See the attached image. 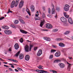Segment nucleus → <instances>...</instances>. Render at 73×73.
<instances>
[{"label":"nucleus","instance_id":"nucleus-62","mask_svg":"<svg viewBox=\"0 0 73 73\" xmlns=\"http://www.w3.org/2000/svg\"><path fill=\"white\" fill-rule=\"evenodd\" d=\"M13 59H8V60H9V61H13Z\"/></svg>","mask_w":73,"mask_h":73},{"label":"nucleus","instance_id":"nucleus-7","mask_svg":"<svg viewBox=\"0 0 73 73\" xmlns=\"http://www.w3.org/2000/svg\"><path fill=\"white\" fill-rule=\"evenodd\" d=\"M58 66H60V68H64L65 67V65L64 63H60L58 64Z\"/></svg>","mask_w":73,"mask_h":73},{"label":"nucleus","instance_id":"nucleus-22","mask_svg":"<svg viewBox=\"0 0 73 73\" xmlns=\"http://www.w3.org/2000/svg\"><path fill=\"white\" fill-rule=\"evenodd\" d=\"M30 9L32 12H34L35 11V7L33 6H31V7Z\"/></svg>","mask_w":73,"mask_h":73},{"label":"nucleus","instance_id":"nucleus-10","mask_svg":"<svg viewBox=\"0 0 73 73\" xmlns=\"http://www.w3.org/2000/svg\"><path fill=\"white\" fill-rule=\"evenodd\" d=\"M61 55V53L60 52H56L55 54V56L57 57H59Z\"/></svg>","mask_w":73,"mask_h":73},{"label":"nucleus","instance_id":"nucleus-14","mask_svg":"<svg viewBox=\"0 0 73 73\" xmlns=\"http://www.w3.org/2000/svg\"><path fill=\"white\" fill-rule=\"evenodd\" d=\"M58 45L59 46L62 47H64L65 46V44L62 42L59 43Z\"/></svg>","mask_w":73,"mask_h":73},{"label":"nucleus","instance_id":"nucleus-34","mask_svg":"<svg viewBox=\"0 0 73 73\" xmlns=\"http://www.w3.org/2000/svg\"><path fill=\"white\" fill-rule=\"evenodd\" d=\"M56 50L54 49H51L50 52L51 53H54L55 52H56Z\"/></svg>","mask_w":73,"mask_h":73},{"label":"nucleus","instance_id":"nucleus-9","mask_svg":"<svg viewBox=\"0 0 73 73\" xmlns=\"http://www.w3.org/2000/svg\"><path fill=\"white\" fill-rule=\"evenodd\" d=\"M42 53V51L41 50H39L38 52L37 55L38 56H40Z\"/></svg>","mask_w":73,"mask_h":73},{"label":"nucleus","instance_id":"nucleus-42","mask_svg":"<svg viewBox=\"0 0 73 73\" xmlns=\"http://www.w3.org/2000/svg\"><path fill=\"white\" fill-rule=\"evenodd\" d=\"M36 72H38L39 73H41V70H35Z\"/></svg>","mask_w":73,"mask_h":73},{"label":"nucleus","instance_id":"nucleus-41","mask_svg":"<svg viewBox=\"0 0 73 73\" xmlns=\"http://www.w3.org/2000/svg\"><path fill=\"white\" fill-rule=\"evenodd\" d=\"M63 24L64 26H66L68 25V24L64 22Z\"/></svg>","mask_w":73,"mask_h":73},{"label":"nucleus","instance_id":"nucleus-48","mask_svg":"<svg viewBox=\"0 0 73 73\" xmlns=\"http://www.w3.org/2000/svg\"><path fill=\"white\" fill-rule=\"evenodd\" d=\"M17 69H18V70H22V69L19 67H17Z\"/></svg>","mask_w":73,"mask_h":73},{"label":"nucleus","instance_id":"nucleus-11","mask_svg":"<svg viewBox=\"0 0 73 73\" xmlns=\"http://www.w3.org/2000/svg\"><path fill=\"white\" fill-rule=\"evenodd\" d=\"M60 20L62 21V22H64V23L66 22V19L64 17H62L60 18Z\"/></svg>","mask_w":73,"mask_h":73},{"label":"nucleus","instance_id":"nucleus-28","mask_svg":"<svg viewBox=\"0 0 73 73\" xmlns=\"http://www.w3.org/2000/svg\"><path fill=\"white\" fill-rule=\"evenodd\" d=\"M14 23L15 24H17L19 23V21L18 20H15L14 21Z\"/></svg>","mask_w":73,"mask_h":73},{"label":"nucleus","instance_id":"nucleus-45","mask_svg":"<svg viewBox=\"0 0 73 73\" xmlns=\"http://www.w3.org/2000/svg\"><path fill=\"white\" fill-rule=\"evenodd\" d=\"M64 16L65 17L66 16V15H68V14H67V13H66V12H64Z\"/></svg>","mask_w":73,"mask_h":73},{"label":"nucleus","instance_id":"nucleus-50","mask_svg":"<svg viewBox=\"0 0 73 73\" xmlns=\"http://www.w3.org/2000/svg\"><path fill=\"white\" fill-rule=\"evenodd\" d=\"M4 19V17H2L0 18V20H1L2 19Z\"/></svg>","mask_w":73,"mask_h":73},{"label":"nucleus","instance_id":"nucleus-27","mask_svg":"<svg viewBox=\"0 0 73 73\" xmlns=\"http://www.w3.org/2000/svg\"><path fill=\"white\" fill-rule=\"evenodd\" d=\"M48 73L47 71H45L44 70H41L40 71V73Z\"/></svg>","mask_w":73,"mask_h":73},{"label":"nucleus","instance_id":"nucleus-26","mask_svg":"<svg viewBox=\"0 0 73 73\" xmlns=\"http://www.w3.org/2000/svg\"><path fill=\"white\" fill-rule=\"evenodd\" d=\"M37 68L40 69H43V66L41 65H39L38 66H37Z\"/></svg>","mask_w":73,"mask_h":73},{"label":"nucleus","instance_id":"nucleus-1","mask_svg":"<svg viewBox=\"0 0 73 73\" xmlns=\"http://www.w3.org/2000/svg\"><path fill=\"white\" fill-rule=\"evenodd\" d=\"M19 1H20V0H16V2H15V1H13L11 4V8H13L15 5V7H16L18 5V4H19Z\"/></svg>","mask_w":73,"mask_h":73},{"label":"nucleus","instance_id":"nucleus-13","mask_svg":"<svg viewBox=\"0 0 73 73\" xmlns=\"http://www.w3.org/2000/svg\"><path fill=\"white\" fill-rule=\"evenodd\" d=\"M14 47L15 48L16 50H17L19 48V44L16 43L14 45Z\"/></svg>","mask_w":73,"mask_h":73},{"label":"nucleus","instance_id":"nucleus-6","mask_svg":"<svg viewBox=\"0 0 73 73\" xmlns=\"http://www.w3.org/2000/svg\"><path fill=\"white\" fill-rule=\"evenodd\" d=\"M24 2L23 0H21L19 3V8H21L24 5Z\"/></svg>","mask_w":73,"mask_h":73},{"label":"nucleus","instance_id":"nucleus-33","mask_svg":"<svg viewBox=\"0 0 73 73\" xmlns=\"http://www.w3.org/2000/svg\"><path fill=\"white\" fill-rule=\"evenodd\" d=\"M45 14L44 13H42V19H45Z\"/></svg>","mask_w":73,"mask_h":73},{"label":"nucleus","instance_id":"nucleus-52","mask_svg":"<svg viewBox=\"0 0 73 73\" xmlns=\"http://www.w3.org/2000/svg\"><path fill=\"white\" fill-rule=\"evenodd\" d=\"M54 17L56 19L57 18V13H56L55 16H54Z\"/></svg>","mask_w":73,"mask_h":73},{"label":"nucleus","instance_id":"nucleus-51","mask_svg":"<svg viewBox=\"0 0 73 73\" xmlns=\"http://www.w3.org/2000/svg\"><path fill=\"white\" fill-rule=\"evenodd\" d=\"M25 18H26V19H29V17H28V15H26L25 17Z\"/></svg>","mask_w":73,"mask_h":73},{"label":"nucleus","instance_id":"nucleus-23","mask_svg":"<svg viewBox=\"0 0 73 73\" xmlns=\"http://www.w3.org/2000/svg\"><path fill=\"white\" fill-rule=\"evenodd\" d=\"M11 27H12V28H14V29H16L17 28V25H11Z\"/></svg>","mask_w":73,"mask_h":73},{"label":"nucleus","instance_id":"nucleus-29","mask_svg":"<svg viewBox=\"0 0 73 73\" xmlns=\"http://www.w3.org/2000/svg\"><path fill=\"white\" fill-rule=\"evenodd\" d=\"M19 20L22 23H23V24H25V22H24V20H23V19H19Z\"/></svg>","mask_w":73,"mask_h":73},{"label":"nucleus","instance_id":"nucleus-44","mask_svg":"<svg viewBox=\"0 0 73 73\" xmlns=\"http://www.w3.org/2000/svg\"><path fill=\"white\" fill-rule=\"evenodd\" d=\"M50 8H49L48 9V13H49V14H50Z\"/></svg>","mask_w":73,"mask_h":73},{"label":"nucleus","instance_id":"nucleus-17","mask_svg":"<svg viewBox=\"0 0 73 73\" xmlns=\"http://www.w3.org/2000/svg\"><path fill=\"white\" fill-rule=\"evenodd\" d=\"M25 60L27 61H29L30 58V57L29 55H26L25 57Z\"/></svg>","mask_w":73,"mask_h":73},{"label":"nucleus","instance_id":"nucleus-39","mask_svg":"<svg viewBox=\"0 0 73 73\" xmlns=\"http://www.w3.org/2000/svg\"><path fill=\"white\" fill-rule=\"evenodd\" d=\"M9 13H12V11H11L9 9L8 12L7 13L8 14Z\"/></svg>","mask_w":73,"mask_h":73},{"label":"nucleus","instance_id":"nucleus-56","mask_svg":"<svg viewBox=\"0 0 73 73\" xmlns=\"http://www.w3.org/2000/svg\"><path fill=\"white\" fill-rule=\"evenodd\" d=\"M65 50L66 49H63L62 50V52H65Z\"/></svg>","mask_w":73,"mask_h":73},{"label":"nucleus","instance_id":"nucleus-21","mask_svg":"<svg viewBox=\"0 0 73 73\" xmlns=\"http://www.w3.org/2000/svg\"><path fill=\"white\" fill-rule=\"evenodd\" d=\"M2 28L4 29H8L9 27L7 26H3L2 27Z\"/></svg>","mask_w":73,"mask_h":73},{"label":"nucleus","instance_id":"nucleus-58","mask_svg":"<svg viewBox=\"0 0 73 73\" xmlns=\"http://www.w3.org/2000/svg\"><path fill=\"white\" fill-rule=\"evenodd\" d=\"M42 31H48V30H45V29H43L42 30Z\"/></svg>","mask_w":73,"mask_h":73},{"label":"nucleus","instance_id":"nucleus-16","mask_svg":"<svg viewBox=\"0 0 73 73\" xmlns=\"http://www.w3.org/2000/svg\"><path fill=\"white\" fill-rule=\"evenodd\" d=\"M68 21L70 24H73V21H72V19L71 18H68Z\"/></svg>","mask_w":73,"mask_h":73},{"label":"nucleus","instance_id":"nucleus-15","mask_svg":"<svg viewBox=\"0 0 73 73\" xmlns=\"http://www.w3.org/2000/svg\"><path fill=\"white\" fill-rule=\"evenodd\" d=\"M44 23H45V21L44 20L41 21L40 24V26L41 27H42L44 25Z\"/></svg>","mask_w":73,"mask_h":73},{"label":"nucleus","instance_id":"nucleus-63","mask_svg":"<svg viewBox=\"0 0 73 73\" xmlns=\"http://www.w3.org/2000/svg\"><path fill=\"white\" fill-rule=\"evenodd\" d=\"M4 66H5L6 67H8V68H9V66H7L6 65H4Z\"/></svg>","mask_w":73,"mask_h":73},{"label":"nucleus","instance_id":"nucleus-61","mask_svg":"<svg viewBox=\"0 0 73 73\" xmlns=\"http://www.w3.org/2000/svg\"><path fill=\"white\" fill-rule=\"evenodd\" d=\"M47 16L49 17H51V16L49 15H47Z\"/></svg>","mask_w":73,"mask_h":73},{"label":"nucleus","instance_id":"nucleus-35","mask_svg":"<svg viewBox=\"0 0 73 73\" xmlns=\"http://www.w3.org/2000/svg\"><path fill=\"white\" fill-rule=\"evenodd\" d=\"M11 34H12V31L10 30H8V35H11Z\"/></svg>","mask_w":73,"mask_h":73},{"label":"nucleus","instance_id":"nucleus-8","mask_svg":"<svg viewBox=\"0 0 73 73\" xmlns=\"http://www.w3.org/2000/svg\"><path fill=\"white\" fill-rule=\"evenodd\" d=\"M46 27L47 28H48V29H51V28H53V26H52V25H50V24H48L46 25Z\"/></svg>","mask_w":73,"mask_h":73},{"label":"nucleus","instance_id":"nucleus-20","mask_svg":"<svg viewBox=\"0 0 73 73\" xmlns=\"http://www.w3.org/2000/svg\"><path fill=\"white\" fill-rule=\"evenodd\" d=\"M56 41H62L64 40V39L61 38H56L55 39Z\"/></svg>","mask_w":73,"mask_h":73},{"label":"nucleus","instance_id":"nucleus-43","mask_svg":"<svg viewBox=\"0 0 73 73\" xmlns=\"http://www.w3.org/2000/svg\"><path fill=\"white\" fill-rule=\"evenodd\" d=\"M54 32H57L58 31V29H54L53 31Z\"/></svg>","mask_w":73,"mask_h":73},{"label":"nucleus","instance_id":"nucleus-30","mask_svg":"<svg viewBox=\"0 0 73 73\" xmlns=\"http://www.w3.org/2000/svg\"><path fill=\"white\" fill-rule=\"evenodd\" d=\"M70 32L69 31H66L64 33V35H68L69 33H70Z\"/></svg>","mask_w":73,"mask_h":73},{"label":"nucleus","instance_id":"nucleus-55","mask_svg":"<svg viewBox=\"0 0 73 73\" xmlns=\"http://www.w3.org/2000/svg\"><path fill=\"white\" fill-rule=\"evenodd\" d=\"M52 72L53 73H57V72H56L55 70H53V71H52Z\"/></svg>","mask_w":73,"mask_h":73},{"label":"nucleus","instance_id":"nucleus-32","mask_svg":"<svg viewBox=\"0 0 73 73\" xmlns=\"http://www.w3.org/2000/svg\"><path fill=\"white\" fill-rule=\"evenodd\" d=\"M54 62H61V60H56L54 61Z\"/></svg>","mask_w":73,"mask_h":73},{"label":"nucleus","instance_id":"nucleus-54","mask_svg":"<svg viewBox=\"0 0 73 73\" xmlns=\"http://www.w3.org/2000/svg\"><path fill=\"white\" fill-rule=\"evenodd\" d=\"M42 9L43 11H45V7H43Z\"/></svg>","mask_w":73,"mask_h":73},{"label":"nucleus","instance_id":"nucleus-25","mask_svg":"<svg viewBox=\"0 0 73 73\" xmlns=\"http://www.w3.org/2000/svg\"><path fill=\"white\" fill-rule=\"evenodd\" d=\"M26 12H27V13L29 15V16H31V12H30V11H29V9H27L26 10Z\"/></svg>","mask_w":73,"mask_h":73},{"label":"nucleus","instance_id":"nucleus-4","mask_svg":"<svg viewBox=\"0 0 73 73\" xmlns=\"http://www.w3.org/2000/svg\"><path fill=\"white\" fill-rule=\"evenodd\" d=\"M39 15L38 14V12L37 11L36 13L35 14V20H40L41 19L40 17H38Z\"/></svg>","mask_w":73,"mask_h":73},{"label":"nucleus","instance_id":"nucleus-18","mask_svg":"<svg viewBox=\"0 0 73 73\" xmlns=\"http://www.w3.org/2000/svg\"><path fill=\"white\" fill-rule=\"evenodd\" d=\"M44 40H45L46 41H51V39L48 37H45L44 38Z\"/></svg>","mask_w":73,"mask_h":73},{"label":"nucleus","instance_id":"nucleus-36","mask_svg":"<svg viewBox=\"0 0 73 73\" xmlns=\"http://www.w3.org/2000/svg\"><path fill=\"white\" fill-rule=\"evenodd\" d=\"M20 52L19 51L16 54L15 56L17 57V56H19V54H20Z\"/></svg>","mask_w":73,"mask_h":73},{"label":"nucleus","instance_id":"nucleus-40","mask_svg":"<svg viewBox=\"0 0 73 73\" xmlns=\"http://www.w3.org/2000/svg\"><path fill=\"white\" fill-rule=\"evenodd\" d=\"M56 11H59L60 9L59 7H56Z\"/></svg>","mask_w":73,"mask_h":73},{"label":"nucleus","instance_id":"nucleus-24","mask_svg":"<svg viewBox=\"0 0 73 73\" xmlns=\"http://www.w3.org/2000/svg\"><path fill=\"white\" fill-rule=\"evenodd\" d=\"M20 31L21 32V33H25V34L28 33V32H27L24 31L23 30H20Z\"/></svg>","mask_w":73,"mask_h":73},{"label":"nucleus","instance_id":"nucleus-60","mask_svg":"<svg viewBox=\"0 0 73 73\" xmlns=\"http://www.w3.org/2000/svg\"><path fill=\"white\" fill-rule=\"evenodd\" d=\"M9 69L10 71H13V70H12L11 68H9Z\"/></svg>","mask_w":73,"mask_h":73},{"label":"nucleus","instance_id":"nucleus-47","mask_svg":"<svg viewBox=\"0 0 73 73\" xmlns=\"http://www.w3.org/2000/svg\"><path fill=\"white\" fill-rule=\"evenodd\" d=\"M13 62H18L17 60L13 59Z\"/></svg>","mask_w":73,"mask_h":73},{"label":"nucleus","instance_id":"nucleus-53","mask_svg":"<svg viewBox=\"0 0 73 73\" xmlns=\"http://www.w3.org/2000/svg\"><path fill=\"white\" fill-rule=\"evenodd\" d=\"M65 17H66V18L67 19H68V18H69V16L68 15H67Z\"/></svg>","mask_w":73,"mask_h":73},{"label":"nucleus","instance_id":"nucleus-2","mask_svg":"<svg viewBox=\"0 0 73 73\" xmlns=\"http://www.w3.org/2000/svg\"><path fill=\"white\" fill-rule=\"evenodd\" d=\"M33 46L32 45H30V47L28 45H26L24 47L25 50V51L26 52H29V51H31V49H32V47H33Z\"/></svg>","mask_w":73,"mask_h":73},{"label":"nucleus","instance_id":"nucleus-12","mask_svg":"<svg viewBox=\"0 0 73 73\" xmlns=\"http://www.w3.org/2000/svg\"><path fill=\"white\" fill-rule=\"evenodd\" d=\"M67 64H68L67 67V69L68 71H70V67L72 66V65H73V64H70L68 62H67Z\"/></svg>","mask_w":73,"mask_h":73},{"label":"nucleus","instance_id":"nucleus-49","mask_svg":"<svg viewBox=\"0 0 73 73\" xmlns=\"http://www.w3.org/2000/svg\"><path fill=\"white\" fill-rule=\"evenodd\" d=\"M52 47H53V48H57V46L55 45H53Z\"/></svg>","mask_w":73,"mask_h":73},{"label":"nucleus","instance_id":"nucleus-59","mask_svg":"<svg viewBox=\"0 0 73 73\" xmlns=\"http://www.w3.org/2000/svg\"><path fill=\"white\" fill-rule=\"evenodd\" d=\"M15 70L16 72H19V71L18 70H17V69H15Z\"/></svg>","mask_w":73,"mask_h":73},{"label":"nucleus","instance_id":"nucleus-64","mask_svg":"<svg viewBox=\"0 0 73 73\" xmlns=\"http://www.w3.org/2000/svg\"><path fill=\"white\" fill-rule=\"evenodd\" d=\"M9 51H11V48H9Z\"/></svg>","mask_w":73,"mask_h":73},{"label":"nucleus","instance_id":"nucleus-46","mask_svg":"<svg viewBox=\"0 0 73 73\" xmlns=\"http://www.w3.org/2000/svg\"><path fill=\"white\" fill-rule=\"evenodd\" d=\"M25 11V8H23L22 9V12L24 13Z\"/></svg>","mask_w":73,"mask_h":73},{"label":"nucleus","instance_id":"nucleus-19","mask_svg":"<svg viewBox=\"0 0 73 73\" xmlns=\"http://www.w3.org/2000/svg\"><path fill=\"white\" fill-rule=\"evenodd\" d=\"M19 58L20 60H22L24 58V55L22 54H21L19 55Z\"/></svg>","mask_w":73,"mask_h":73},{"label":"nucleus","instance_id":"nucleus-5","mask_svg":"<svg viewBox=\"0 0 73 73\" xmlns=\"http://www.w3.org/2000/svg\"><path fill=\"white\" fill-rule=\"evenodd\" d=\"M51 7H52V9L51 10V14L53 15L55 13V9H54V6L53 4H51Z\"/></svg>","mask_w":73,"mask_h":73},{"label":"nucleus","instance_id":"nucleus-31","mask_svg":"<svg viewBox=\"0 0 73 73\" xmlns=\"http://www.w3.org/2000/svg\"><path fill=\"white\" fill-rule=\"evenodd\" d=\"M53 57V55H51L50 56L49 59V60H52Z\"/></svg>","mask_w":73,"mask_h":73},{"label":"nucleus","instance_id":"nucleus-37","mask_svg":"<svg viewBox=\"0 0 73 73\" xmlns=\"http://www.w3.org/2000/svg\"><path fill=\"white\" fill-rule=\"evenodd\" d=\"M4 32L6 35H8V30H6L4 31Z\"/></svg>","mask_w":73,"mask_h":73},{"label":"nucleus","instance_id":"nucleus-38","mask_svg":"<svg viewBox=\"0 0 73 73\" xmlns=\"http://www.w3.org/2000/svg\"><path fill=\"white\" fill-rule=\"evenodd\" d=\"M20 41L21 43H22V42H23V38H21L20 39Z\"/></svg>","mask_w":73,"mask_h":73},{"label":"nucleus","instance_id":"nucleus-3","mask_svg":"<svg viewBox=\"0 0 73 73\" xmlns=\"http://www.w3.org/2000/svg\"><path fill=\"white\" fill-rule=\"evenodd\" d=\"M69 8H70V6L69 5L66 4L64 8V10L65 11L67 12L69 10Z\"/></svg>","mask_w":73,"mask_h":73},{"label":"nucleus","instance_id":"nucleus-57","mask_svg":"<svg viewBox=\"0 0 73 73\" xmlns=\"http://www.w3.org/2000/svg\"><path fill=\"white\" fill-rule=\"evenodd\" d=\"M37 49V47H34V50H36V49Z\"/></svg>","mask_w":73,"mask_h":73}]
</instances>
